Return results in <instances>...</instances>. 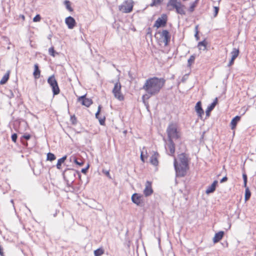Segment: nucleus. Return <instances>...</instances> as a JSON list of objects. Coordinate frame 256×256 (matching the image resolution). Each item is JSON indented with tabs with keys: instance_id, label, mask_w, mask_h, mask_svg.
<instances>
[{
	"instance_id": "41",
	"label": "nucleus",
	"mask_w": 256,
	"mask_h": 256,
	"mask_svg": "<svg viewBox=\"0 0 256 256\" xmlns=\"http://www.w3.org/2000/svg\"><path fill=\"white\" fill-rule=\"evenodd\" d=\"M74 162L80 166H82L84 164V162L82 161L78 162L76 158L74 160Z\"/></svg>"
},
{
	"instance_id": "47",
	"label": "nucleus",
	"mask_w": 256,
	"mask_h": 256,
	"mask_svg": "<svg viewBox=\"0 0 256 256\" xmlns=\"http://www.w3.org/2000/svg\"><path fill=\"white\" fill-rule=\"evenodd\" d=\"M227 180H228L227 177L226 176H224L220 180V182L221 183H222L224 182H226Z\"/></svg>"
},
{
	"instance_id": "25",
	"label": "nucleus",
	"mask_w": 256,
	"mask_h": 256,
	"mask_svg": "<svg viewBox=\"0 0 256 256\" xmlns=\"http://www.w3.org/2000/svg\"><path fill=\"white\" fill-rule=\"evenodd\" d=\"M101 106L100 105L98 106V111L97 112H96V118H98V120H99V122H100V124H101V125H104V120L105 119L104 118H99L98 117V116H99V114L100 112V110H101Z\"/></svg>"
},
{
	"instance_id": "5",
	"label": "nucleus",
	"mask_w": 256,
	"mask_h": 256,
	"mask_svg": "<svg viewBox=\"0 0 256 256\" xmlns=\"http://www.w3.org/2000/svg\"><path fill=\"white\" fill-rule=\"evenodd\" d=\"M132 8L133 2L132 0H128L119 6V10L123 12L128 13L132 11Z\"/></svg>"
},
{
	"instance_id": "54",
	"label": "nucleus",
	"mask_w": 256,
	"mask_h": 256,
	"mask_svg": "<svg viewBox=\"0 0 256 256\" xmlns=\"http://www.w3.org/2000/svg\"><path fill=\"white\" fill-rule=\"evenodd\" d=\"M22 19H24V16H23V15H22Z\"/></svg>"
},
{
	"instance_id": "14",
	"label": "nucleus",
	"mask_w": 256,
	"mask_h": 256,
	"mask_svg": "<svg viewBox=\"0 0 256 256\" xmlns=\"http://www.w3.org/2000/svg\"><path fill=\"white\" fill-rule=\"evenodd\" d=\"M159 154L157 152H154V154L152 155L150 158V162L154 166H157L158 164V158Z\"/></svg>"
},
{
	"instance_id": "27",
	"label": "nucleus",
	"mask_w": 256,
	"mask_h": 256,
	"mask_svg": "<svg viewBox=\"0 0 256 256\" xmlns=\"http://www.w3.org/2000/svg\"><path fill=\"white\" fill-rule=\"evenodd\" d=\"M66 158H67L66 156H62V158L58 160V162L56 164L57 168H58L59 170H60L61 168V165L66 159Z\"/></svg>"
},
{
	"instance_id": "39",
	"label": "nucleus",
	"mask_w": 256,
	"mask_h": 256,
	"mask_svg": "<svg viewBox=\"0 0 256 256\" xmlns=\"http://www.w3.org/2000/svg\"><path fill=\"white\" fill-rule=\"evenodd\" d=\"M218 10H219L218 7H217V6L214 7V17H216L217 16L218 12Z\"/></svg>"
},
{
	"instance_id": "45",
	"label": "nucleus",
	"mask_w": 256,
	"mask_h": 256,
	"mask_svg": "<svg viewBox=\"0 0 256 256\" xmlns=\"http://www.w3.org/2000/svg\"><path fill=\"white\" fill-rule=\"evenodd\" d=\"M234 59H233V58H231V60H230V62H229V63H228V66H231L232 64H233L234 62Z\"/></svg>"
},
{
	"instance_id": "10",
	"label": "nucleus",
	"mask_w": 256,
	"mask_h": 256,
	"mask_svg": "<svg viewBox=\"0 0 256 256\" xmlns=\"http://www.w3.org/2000/svg\"><path fill=\"white\" fill-rule=\"evenodd\" d=\"M142 196L138 194H134L132 196V202L137 206H140L142 203Z\"/></svg>"
},
{
	"instance_id": "32",
	"label": "nucleus",
	"mask_w": 256,
	"mask_h": 256,
	"mask_svg": "<svg viewBox=\"0 0 256 256\" xmlns=\"http://www.w3.org/2000/svg\"><path fill=\"white\" fill-rule=\"evenodd\" d=\"M56 158L55 156L50 152H49L47 154V160L52 161L54 160Z\"/></svg>"
},
{
	"instance_id": "31",
	"label": "nucleus",
	"mask_w": 256,
	"mask_h": 256,
	"mask_svg": "<svg viewBox=\"0 0 256 256\" xmlns=\"http://www.w3.org/2000/svg\"><path fill=\"white\" fill-rule=\"evenodd\" d=\"M164 0H152V2L150 4V6H156L160 4Z\"/></svg>"
},
{
	"instance_id": "24",
	"label": "nucleus",
	"mask_w": 256,
	"mask_h": 256,
	"mask_svg": "<svg viewBox=\"0 0 256 256\" xmlns=\"http://www.w3.org/2000/svg\"><path fill=\"white\" fill-rule=\"evenodd\" d=\"M34 70L33 73L34 76L36 79H37L40 78V71L38 68V64H35L34 66Z\"/></svg>"
},
{
	"instance_id": "36",
	"label": "nucleus",
	"mask_w": 256,
	"mask_h": 256,
	"mask_svg": "<svg viewBox=\"0 0 256 256\" xmlns=\"http://www.w3.org/2000/svg\"><path fill=\"white\" fill-rule=\"evenodd\" d=\"M70 121L73 124H76V118L75 116H71Z\"/></svg>"
},
{
	"instance_id": "11",
	"label": "nucleus",
	"mask_w": 256,
	"mask_h": 256,
	"mask_svg": "<svg viewBox=\"0 0 256 256\" xmlns=\"http://www.w3.org/2000/svg\"><path fill=\"white\" fill-rule=\"evenodd\" d=\"M166 22V16L164 15L161 18H159L156 21L154 26L158 28L161 26H164Z\"/></svg>"
},
{
	"instance_id": "13",
	"label": "nucleus",
	"mask_w": 256,
	"mask_h": 256,
	"mask_svg": "<svg viewBox=\"0 0 256 256\" xmlns=\"http://www.w3.org/2000/svg\"><path fill=\"white\" fill-rule=\"evenodd\" d=\"M76 171L72 169H68V170L65 171L64 174V178H68L70 179V180H73V178L76 176Z\"/></svg>"
},
{
	"instance_id": "6",
	"label": "nucleus",
	"mask_w": 256,
	"mask_h": 256,
	"mask_svg": "<svg viewBox=\"0 0 256 256\" xmlns=\"http://www.w3.org/2000/svg\"><path fill=\"white\" fill-rule=\"evenodd\" d=\"M48 82L52 87L54 94L56 95L58 94L60 92V89L54 76H52L48 78Z\"/></svg>"
},
{
	"instance_id": "9",
	"label": "nucleus",
	"mask_w": 256,
	"mask_h": 256,
	"mask_svg": "<svg viewBox=\"0 0 256 256\" xmlns=\"http://www.w3.org/2000/svg\"><path fill=\"white\" fill-rule=\"evenodd\" d=\"M65 22L69 29H72L76 25L75 20L70 16L66 18Z\"/></svg>"
},
{
	"instance_id": "7",
	"label": "nucleus",
	"mask_w": 256,
	"mask_h": 256,
	"mask_svg": "<svg viewBox=\"0 0 256 256\" xmlns=\"http://www.w3.org/2000/svg\"><path fill=\"white\" fill-rule=\"evenodd\" d=\"M160 35L159 42L164 43L165 46L168 44L170 40V36L167 30H163L161 32L158 33Z\"/></svg>"
},
{
	"instance_id": "21",
	"label": "nucleus",
	"mask_w": 256,
	"mask_h": 256,
	"mask_svg": "<svg viewBox=\"0 0 256 256\" xmlns=\"http://www.w3.org/2000/svg\"><path fill=\"white\" fill-rule=\"evenodd\" d=\"M218 102L217 98H216L214 100L211 104L208 106L206 110V114L207 116H209V113L211 112L215 107Z\"/></svg>"
},
{
	"instance_id": "2",
	"label": "nucleus",
	"mask_w": 256,
	"mask_h": 256,
	"mask_svg": "<svg viewBox=\"0 0 256 256\" xmlns=\"http://www.w3.org/2000/svg\"><path fill=\"white\" fill-rule=\"evenodd\" d=\"M174 167L176 176H184L188 169V160L184 154H181L178 155V158L174 159Z\"/></svg>"
},
{
	"instance_id": "16",
	"label": "nucleus",
	"mask_w": 256,
	"mask_h": 256,
	"mask_svg": "<svg viewBox=\"0 0 256 256\" xmlns=\"http://www.w3.org/2000/svg\"><path fill=\"white\" fill-rule=\"evenodd\" d=\"M180 3V2L178 0H169L167 4V7L169 10H173L174 8L178 5Z\"/></svg>"
},
{
	"instance_id": "44",
	"label": "nucleus",
	"mask_w": 256,
	"mask_h": 256,
	"mask_svg": "<svg viewBox=\"0 0 256 256\" xmlns=\"http://www.w3.org/2000/svg\"><path fill=\"white\" fill-rule=\"evenodd\" d=\"M244 182H247V176L246 174H242Z\"/></svg>"
},
{
	"instance_id": "38",
	"label": "nucleus",
	"mask_w": 256,
	"mask_h": 256,
	"mask_svg": "<svg viewBox=\"0 0 256 256\" xmlns=\"http://www.w3.org/2000/svg\"><path fill=\"white\" fill-rule=\"evenodd\" d=\"M49 54L53 56H54V50L53 47H51L48 50Z\"/></svg>"
},
{
	"instance_id": "4",
	"label": "nucleus",
	"mask_w": 256,
	"mask_h": 256,
	"mask_svg": "<svg viewBox=\"0 0 256 256\" xmlns=\"http://www.w3.org/2000/svg\"><path fill=\"white\" fill-rule=\"evenodd\" d=\"M121 84L119 82H116L112 90V94L116 98L122 101L124 100V96L121 92Z\"/></svg>"
},
{
	"instance_id": "12",
	"label": "nucleus",
	"mask_w": 256,
	"mask_h": 256,
	"mask_svg": "<svg viewBox=\"0 0 256 256\" xmlns=\"http://www.w3.org/2000/svg\"><path fill=\"white\" fill-rule=\"evenodd\" d=\"M152 192L153 190L152 188V184L150 182L147 181L146 184L145 188L144 190V194L146 196H147L152 194Z\"/></svg>"
},
{
	"instance_id": "42",
	"label": "nucleus",
	"mask_w": 256,
	"mask_h": 256,
	"mask_svg": "<svg viewBox=\"0 0 256 256\" xmlns=\"http://www.w3.org/2000/svg\"><path fill=\"white\" fill-rule=\"evenodd\" d=\"M88 168L89 166L88 165L86 168H82L81 170L82 172L84 174H86Z\"/></svg>"
},
{
	"instance_id": "23",
	"label": "nucleus",
	"mask_w": 256,
	"mask_h": 256,
	"mask_svg": "<svg viewBox=\"0 0 256 256\" xmlns=\"http://www.w3.org/2000/svg\"><path fill=\"white\" fill-rule=\"evenodd\" d=\"M10 74V71L8 70L6 74H4V75L2 76V78L1 79L0 81V84H5L8 80L9 79Z\"/></svg>"
},
{
	"instance_id": "19",
	"label": "nucleus",
	"mask_w": 256,
	"mask_h": 256,
	"mask_svg": "<svg viewBox=\"0 0 256 256\" xmlns=\"http://www.w3.org/2000/svg\"><path fill=\"white\" fill-rule=\"evenodd\" d=\"M217 184L218 182L216 180H214L210 186L208 187L206 191V194H209L210 193L213 192L216 190Z\"/></svg>"
},
{
	"instance_id": "53",
	"label": "nucleus",
	"mask_w": 256,
	"mask_h": 256,
	"mask_svg": "<svg viewBox=\"0 0 256 256\" xmlns=\"http://www.w3.org/2000/svg\"><path fill=\"white\" fill-rule=\"evenodd\" d=\"M106 175H108V176L110 175V173H109V172H106Z\"/></svg>"
},
{
	"instance_id": "34",
	"label": "nucleus",
	"mask_w": 256,
	"mask_h": 256,
	"mask_svg": "<svg viewBox=\"0 0 256 256\" xmlns=\"http://www.w3.org/2000/svg\"><path fill=\"white\" fill-rule=\"evenodd\" d=\"M195 56H191L190 58L188 60V66H190L194 62Z\"/></svg>"
},
{
	"instance_id": "8",
	"label": "nucleus",
	"mask_w": 256,
	"mask_h": 256,
	"mask_svg": "<svg viewBox=\"0 0 256 256\" xmlns=\"http://www.w3.org/2000/svg\"><path fill=\"white\" fill-rule=\"evenodd\" d=\"M78 101L80 102L82 105L86 107H89L92 104V100L90 98H86V95L79 97L78 98Z\"/></svg>"
},
{
	"instance_id": "51",
	"label": "nucleus",
	"mask_w": 256,
	"mask_h": 256,
	"mask_svg": "<svg viewBox=\"0 0 256 256\" xmlns=\"http://www.w3.org/2000/svg\"><path fill=\"white\" fill-rule=\"evenodd\" d=\"M246 182H244V188H248V187H247V186H246Z\"/></svg>"
},
{
	"instance_id": "40",
	"label": "nucleus",
	"mask_w": 256,
	"mask_h": 256,
	"mask_svg": "<svg viewBox=\"0 0 256 256\" xmlns=\"http://www.w3.org/2000/svg\"><path fill=\"white\" fill-rule=\"evenodd\" d=\"M17 139V135L16 134H14L12 136V140L14 142H16Z\"/></svg>"
},
{
	"instance_id": "30",
	"label": "nucleus",
	"mask_w": 256,
	"mask_h": 256,
	"mask_svg": "<svg viewBox=\"0 0 256 256\" xmlns=\"http://www.w3.org/2000/svg\"><path fill=\"white\" fill-rule=\"evenodd\" d=\"M250 196H251L250 192L248 188H246V191H245V196H244L245 201H247L250 198Z\"/></svg>"
},
{
	"instance_id": "55",
	"label": "nucleus",
	"mask_w": 256,
	"mask_h": 256,
	"mask_svg": "<svg viewBox=\"0 0 256 256\" xmlns=\"http://www.w3.org/2000/svg\"><path fill=\"white\" fill-rule=\"evenodd\" d=\"M230 228V225L228 228Z\"/></svg>"
},
{
	"instance_id": "26",
	"label": "nucleus",
	"mask_w": 256,
	"mask_h": 256,
	"mask_svg": "<svg viewBox=\"0 0 256 256\" xmlns=\"http://www.w3.org/2000/svg\"><path fill=\"white\" fill-rule=\"evenodd\" d=\"M206 45L207 42L205 40H204L202 42H198V49L200 50H206Z\"/></svg>"
},
{
	"instance_id": "33",
	"label": "nucleus",
	"mask_w": 256,
	"mask_h": 256,
	"mask_svg": "<svg viewBox=\"0 0 256 256\" xmlns=\"http://www.w3.org/2000/svg\"><path fill=\"white\" fill-rule=\"evenodd\" d=\"M198 0H196L192 4H191L190 6V8L188 9V10L190 12H192L194 10V8L196 6V4H197Z\"/></svg>"
},
{
	"instance_id": "15",
	"label": "nucleus",
	"mask_w": 256,
	"mask_h": 256,
	"mask_svg": "<svg viewBox=\"0 0 256 256\" xmlns=\"http://www.w3.org/2000/svg\"><path fill=\"white\" fill-rule=\"evenodd\" d=\"M174 9L176 10L178 14L182 15H184L186 14L184 10V6L183 5L181 2L174 8Z\"/></svg>"
},
{
	"instance_id": "35",
	"label": "nucleus",
	"mask_w": 256,
	"mask_h": 256,
	"mask_svg": "<svg viewBox=\"0 0 256 256\" xmlns=\"http://www.w3.org/2000/svg\"><path fill=\"white\" fill-rule=\"evenodd\" d=\"M65 5L66 8L70 12L72 11V8L70 4V2L68 0H66L65 2Z\"/></svg>"
},
{
	"instance_id": "49",
	"label": "nucleus",
	"mask_w": 256,
	"mask_h": 256,
	"mask_svg": "<svg viewBox=\"0 0 256 256\" xmlns=\"http://www.w3.org/2000/svg\"><path fill=\"white\" fill-rule=\"evenodd\" d=\"M194 36H195V37H196V40H198V39H199V37H198V32H196V34H195Z\"/></svg>"
},
{
	"instance_id": "29",
	"label": "nucleus",
	"mask_w": 256,
	"mask_h": 256,
	"mask_svg": "<svg viewBox=\"0 0 256 256\" xmlns=\"http://www.w3.org/2000/svg\"><path fill=\"white\" fill-rule=\"evenodd\" d=\"M104 254V250L102 248H99L94 251V256H101Z\"/></svg>"
},
{
	"instance_id": "3",
	"label": "nucleus",
	"mask_w": 256,
	"mask_h": 256,
	"mask_svg": "<svg viewBox=\"0 0 256 256\" xmlns=\"http://www.w3.org/2000/svg\"><path fill=\"white\" fill-rule=\"evenodd\" d=\"M166 133L168 140L178 139L180 138L181 134L177 124L174 123L170 124L166 129Z\"/></svg>"
},
{
	"instance_id": "28",
	"label": "nucleus",
	"mask_w": 256,
	"mask_h": 256,
	"mask_svg": "<svg viewBox=\"0 0 256 256\" xmlns=\"http://www.w3.org/2000/svg\"><path fill=\"white\" fill-rule=\"evenodd\" d=\"M232 58L235 60L239 54V50L238 48H234L232 52H230Z\"/></svg>"
},
{
	"instance_id": "17",
	"label": "nucleus",
	"mask_w": 256,
	"mask_h": 256,
	"mask_svg": "<svg viewBox=\"0 0 256 256\" xmlns=\"http://www.w3.org/2000/svg\"><path fill=\"white\" fill-rule=\"evenodd\" d=\"M195 110L200 117H202L204 112L202 108L200 102H198L195 106Z\"/></svg>"
},
{
	"instance_id": "50",
	"label": "nucleus",
	"mask_w": 256,
	"mask_h": 256,
	"mask_svg": "<svg viewBox=\"0 0 256 256\" xmlns=\"http://www.w3.org/2000/svg\"><path fill=\"white\" fill-rule=\"evenodd\" d=\"M76 174H77L78 175L79 179L80 180V178H81V175H80V173L76 171Z\"/></svg>"
},
{
	"instance_id": "46",
	"label": "nucleus",
	"mask_w": 256,
	"mask_h": 256,
	"mask_svg": "<svg viewBox=\"0 0 256 256\" xmlns=\"http://www.w3.org/2000/svg\"><path fill=\"white\" fill-rule=\"evenodd\" d=\"M0 255L1 256H4V254L3 252V248L1 246H0Z\"/></svg>"
},
{
	"instance_id": "37",
	"label": "nucleus",
	"mask_w": 256,
	"mask_h": 256,
	"mask_svg": "<svg viewBox=\"0 0 256 256\" xmlns=\"http://www.w3.org/2000/svg\"><path fill=\"white\" fill-rule=\"evenodd\" d=\"M41 19V18L39 14L36 15L33 18V21L34 22H40Z\"/></svg>"
},
{
	"instance_id": "22",
	"label": "nucleus",
	"mask_w": 256,
	"mask_h": 256,
	"mask_svg": "<svg viewBox=\"0 0 256 256\" xmlns=\"http://www.w3.org/2000/svg\"><path fill=\"white\" fill-rule=\"evenodd\" d=\"M240 117L239 116H236L234 118H232L230 122V126L232 130H234L236 128L238 122L240 120Z\"/></svg>"
},
{
	"instance_id": "52",
	"label": "nucleus",
	"mask_w": 256,
	"mask_h": 256,
	"mask_svg": "<svg viewBox=\"0 0 256 256\" xmlns=\"http://www.w3.org/2000/svg\"><path fill=\"white\" fill-rule=\"evenodd\" d=\"M146 96H148V95H147V94L144 95V96H142V98H144L145 97H146Z\"/></svg>"
},
{
	"instance_id": "43",
	"label": "nucleus",
	"mask_w": 256,
	"mask_h": 256,
	"mask_svg": "<svg viewBox=\"0 0 256 256\" xmlns=\"http://www.w3.org/2000/svg\"><path fill=\"white\" fill-rule=\"evenodd\" d=\"M22 137L26 140H29L30 138V134H25Z\"/></svg>"
},
{
	"instance_id": "18",
	"label": "nucleus",
	"mask_w": 256,
	"mask_h": 256,
	"mask_svg": "<svg viewBox=\"0 0 256 256\" xmlns=\"http://www.w3.org/2000/svg\"><path fill=\"white\" fill-rule=\"evenodd\" d=\"M224 232L222 231H220L216 233L213 238V242L214 243L218 242L222 238Z\"/></svg>"
},
{
	"instance_id": "48",
	"label": "nucleus",
	"mask_w": 256,
	"mask_h": 256,
	"mask_svg": "<svg viewBox=\"0 0 256 256\" xmlns=\"http://www.w3.org/2000/svg\"><path fill=\"white\" fill-rule=\"evenodd\" d=\"M140 159H141V160H142L143 162H144V154H143V152H142L141 154H140Z\"/></svg>"
},
{
	"instance_id": "20",
	"label": "nucleus",
	"mask_w": 256,
	"mask_h": 256,
	"mask_svg": "<svg viewBox=\"0 0 256 256\" xmlns=\"http://www.w3.org/2000/svg\"><path fill=\"white\" fill-rule=\"evenodd\" d=\"M168 148L170 150V155H173L175 152V146L174 144L172 141V140H168Z\"/></svg>"
},
{
	"instance_id": "1",
	"label": "nucleus",
	"mask_w": 256,
	"mask_h": 256,
	"mask_svg": "<svg viewBox=\"0 0 256 256\" xmlns=\"http://www.w3.org/2000/svg\"><path fill=\"white\" fill-rule=\"evenodd\" d=\"M164 84V78L153 77L146 80L142 89L150 96H154L160 92Z\"/></svg>"
}]
</instances>
